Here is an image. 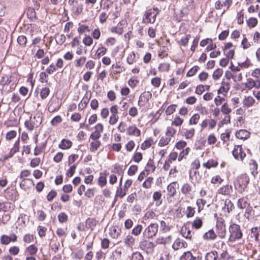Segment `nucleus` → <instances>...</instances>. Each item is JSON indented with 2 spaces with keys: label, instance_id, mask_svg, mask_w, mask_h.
<instances>
[{
  "label": "nucleus",
  "instance_id": "864d4df0",
  "mask_svg": "<svg viewBox=\"0 0 260 260\" xmlns=\"http://www.w3.org/2000/svg\"><path fill=\"white\" fill-rule=\"evenodd\" d=\"M177 107L176 105H170L166 110V113L168 115H170L174 113L175 111L176 107Z\"/></svg>",
  "mask_w": 260,
  "mask_h": 260
},
{
  "label": "nucleus",
  "instance_id": "8fccbe9b",
  "mask_svg": "<svg viewBox=\"0 0 260 260\" xmlns=\"http://www.w3.org/2000/svg\"><path fill=\"white\" fill-rule=\"evenodd\" d=\"M221 112L226 115H229L230 113L231 112V109L229 108L228 107V105L227 103H224L222 106H221Z\"/></svg>",
  "mask_w": 260,
  "mask_h": 260
},
{
  "label": "nucleus",
  "instance_id": "2eb2a0df",
  "mask_svg": "<svg viewBox=\"0 0 260 260\" xmlns=\"http://www.w3.org/2000/svg\"><path fill=\"white\" fill-rule=\"evenodd\" d=\"M127 133L130 136L135 135L136 136H139L141 132L136 126H131L127 129Z\"/></svg>",
  "mask_w": 260,
  "mask_h": 260
},
{
  "label": "nucleus",
  "instance_id": "052dcab7",
  "mask_svg": "<svg viewBox=\"0 0 260 260\" xmlns=\"http://www.w3.org/2000/svg\"><path fill=\"white\" fill-rule=\"evenodd\" d=\"M138 170V167L136 165L131 166L128 170L127 174L129 176L134 175Z\"/></svg>",
  "mask_w": 260,
  "mask_h": 260
},
{
  "label": "nucleus",
  "instance_id": "7ed1b4c3",
  "mask_svg": "<svg viewBox=\"0 0 260 260\" xmlns=\"http://www.w3.org/2000/svg\"><path fill=\"white\" fill-rule=\"evenodd\" d=\"M156 10H158L157 8L147 10L143 15L142 22L145 24L154 23L157 15L155 12Z\"/></svg>",
  "mask_w": 260,
  "mask_h": 260
},
{
  "label": "nucleus",
  "instance_id": "473e14b6",
  "mask_svg": "<svg viewBox=\"0 0 260 260\" xmlns=\"http://www.w3.org/2000/svg\"><path fill=\"white\" fill-rule=\"evenodd\" d=\"M26 251H27L30 255H34L37 253L38 248L35 245H31L26 248Z\"/></svg>",
  "mask_w": 260,
  "mask_h": 260
},
{
  "label": "nucleus",
  "instance_id": "1a4fd4ad",
  "mask_svg": "<svg viewBox=\"0 0 260 260\" xmlns=\"http://www.w3.org/2000/svg\"><path fill=\"white\" fill-rule=\"evenodd\" d=\"M187 243L180 238H177L174 242L172 247L175 250H177L181 248H186L187 247Z\"/></svg>",
  "mask_w": 260,
  "mask_h": 260
},
{
  "label": "nucleus",
  "instance_id": "412c9836",
  "mask_svg": "<svg viewBox=\"0 0 260 260\" xmlns=\"http://www.w3.org/2000/svg\"><path fill=\"white\" fill-rule=\"evenodd\" d=\"M20 139L19 138L15 143L13 147L11 149L10 152V156L13 155L19 150Z\"/></svg>",
  "mask_w": 260,
  "mask_h": 260
},
{
  "label": "nucleus",
  "instance_id": "4be33fe9",
  "mask_svg": "<svg viewBox=\"0 0 260 260\" xmlns=\"http://www.w3.org/2000/svg\"><path fill=\"white\" fill-rule=\"evenodd\" d=\"M237 205L240 209H245L246 208H248L250 204L248 203L245 199L241 198L239 199Z\"/></svg>",
  "mask_w": 260,
  "mask_h": 260
},
{
  "label": "nucleus",
  "instance_id": "5fc2aeb1",
  "mask_svg": "<svg viewBox=\"0 0 260 260\" xmlns=\"http://www.w3.org/2000/svg\"><path fill=\"white\" fill-rule=\"evenodd\" d=\"M66 36L63 34L58 35L56 37V41L59 45H62L66 41Z\"/></svg>",
  "mask_w": 260,
  "mask_h": 260
},
{
  "label": "nucleus",
  "instance_id": "0e129e2a",
  "mask_svg": "<svg viewBox=\"0 0 260 260\" xmlns=\"http://www.w3.org/2000/svg\"><path fill=\"white\" fill-rule=\"evenodd\" d=\"M83 43L86 46H90L93 42L92 38L90 36H86L83 40Z\"/></svg>",
  "mask_w": 260,
  "mask_h": 260
},
{
  "label": "nucleus",
  "instance_id": "6e6d98bb",
  "mask_svg": "<svg viewBox=\"0 0 260 260\" xmlns=\"http://www.w3.org/2000/svg\"><path fill=\"white\" fill-rule=\"evenodd\" d=\"M19 248L16 246L11 247L9 249V253L13 255H17L19 253Z\"/></svg>",
  "mask_w": 260,
  "mask_h": 260
},
{
  "label": "nucleus",
  "instance_id": "cd10ccee",
  "mask_svg": "<svg viewBox=\"0 0 260 260\" xmlns=\"http://www.w3.org/2000/svg\"><path fill=\"white\" fill-rule=\"evenodd\" d=\"M222 74L223 70L222 69L218 68L213 72L212 77L215 80H218L221 77Z\"/></svg>",
  "mask_w": 260,
  "mask_h": 260
},
{
  "label": "nucleus",
  "instance_id": "a18cd8bd",
  "mask_svg": "<svg viewBox=\"0 0 260 260\" xmlns=\"http://www.w3.org/2000/svg\"><path fill=\"white\" fill-rule=\"evenodd\" d=\"M58 221L60 223H63L68 221V217L67 215L64 213L62 212L58 214Z\"/></svg>",
  "mask_w": 260,
  "mask_h": 260
},
{
  "label": "nucleus",
  "instance_id": "69168bd1",
  "mask_svg": "<svg viewBox=\"0 0 260 260\" xmlns=\"http://www.w3.org/2000/svg\"><path fill=\"white\" fill-rule=\"evenodd\" d=\"M176 133V129H175L174 128H173L172 127H168V128H167V131L166 133V135L167 136L172 137L174 136V135Z\"/></svg>",
  "mask_w": 260,
  "mask_h": 260
},
{
  "label": "nucleus",
  "instance_id": "a878e982",
  "mask_svg": "<svg viewBox=\"0 0 260 260\" xmlns=\"http://www.w3.org/2000/svg\"><path fill=\"white\" fill-rule=\"evenodd\" d=\"M193 255L189 251L184 252L180 257V260H192Z\"/></svg>",
  "mask_w": 260,
  "mask_h": 260
},
{
  "label": "nucleus",
  "instance_id": "c85d7f7f",
  "mask_svg": "<svg viewBox=\"0 0 260 260\" xmlns=\"http://www.w3.org/2000/svg\"><path fill=\"white\" fill-rule=\"evenodd\" d=\"M143 230V226L141 224H138L132 230V234L135 236L139 235Z\"/></svg>",
  "mask_w": 260,
  "mask_h": 260
},
{
  "label": "nucleus",
  "instance_id": "72a5a7b5",
  "mask_svg": "<svg viewBox=\"0 0 260 260\" xmlns=\"http://www.w3.org/2000/svg\"><path fill=\"white\" fill-rule=\"evenodd\" d=\"M161 193L160 191H155L154 192V193L153 194V199L154 201L156 202V204L157 206L160 205L161 203V201L159 202V203H158V202L161 198Z\"/></svg>",
  "mask_w": 260,
  "mask_h": 260
},
{
  "label": "nucleus",
  "instance_id": "a211bd4d",
  "mask_svg": "<svg viewBox=\"0 0 260 260\" xmlns=\"http://www.w3.org/2000/svg\"><path fill=\"white\" fill-rule=\"evenodd\" d=\"M234 208L233 203L230 200H226L224 202V206L223 209L230 213Z\"/></svg>",
  "mask_w": 260,
  "mask_h": 260
},
{
  "label": "nucleus",
  "instance_id": "4c0bfd02",
  "mask_svg": "<svg viewBox=\"0 0 260 260\" xmlns=\"http://www.w3.org/2000/svg\"><path fill=\"white\" fill-rule=\"evenodd\" d=\"M255 84H256V82L255 80L251 78H249L247 79V82L245 83V86L246 88L250 89L252 87H255Z\"/></svg>",
  "mask_w": 260,
  "mask_h": 260
},
{
  "label": "nucleus",
  "instance_id": "338daca9",
  "mask_svg": "<svg viewBox=\"0 0 260 260\" xmlns=\"http://www.w3.org/2000/svg\"><path fill=\"white\" fill-rule=\"evenodd\" d=\"M110 241L107 238H104L101 242V247L103 249H107L109 248Z\"/></svg>",
  "mask_w": 260,
  "mask_h": 260
},
{
  "label": "nucleus",
  "instance_id": "ea45409f",
  "mask_svg": "<svg viewBox=\"0 0 260 260\" xmlns=\"http://www.w3.org/2000/svg\"><path fill=\"white\" fill-rule=\"evenodd\" d=\"M200 116L198 114H194L189 120V124H197L200 119Z\"/></svg>",
  "mask_w": 260,
  "mask_h": 260
},
{
  "label": "nucleus",
  "instance_id": "c03bdc74",
  "mask_svg": "<svg viewBox=\"0 0 260 260\" xmlns=\"http://www.w3.org/2000/svg\"><path fill=\"white\" fill-rule=\"evenodd\" d=\"M107 52V49L103 46L99 48L98 50L96 52V55L98 58H100L101 56L104 55L106 54Z\"/></svg>",
  "mask_w": 260,
  "mask_h": 260
},
{
  "label": "nucleus",
  "instance_id": "a19ab883",
  "mask_svg": "<svg viewBox=\"0 0 260 260\" xmlns=\"http://www.w3.org/2000/svg\"><path fill=\"white\" fill-rule=\"evenodd\" d=\"M130 260H144V257L139 252H135L133 253Z\"/></svg>",
  "mask_w": 260,
  "mask_h": 260
},
{
  "label": "nucleus",
  "instance_id": "393cba45",
  "mask_svg": "<svg viewBox=\"0 0 260 260\" xmlns=\"http://www.w3.org/2000/svg\"><path fill=\"white\" fill-rule=\"evenodd\" d=\"M27 15L30 19L37 18V15L35 9L29 7L27 10Z\"/></svg>",
  "mask_w": 260,
  "mask_h": 260
},
{
  "label": "nucleus",
  "instance_id": "7c9ffc66",
  "mask_svg": "<svg viewBox=\"0 0 260 260\" xmlns=\"http://www.w3.org/2000/svg\"><path fill=\"white\" fill-rule=\"evenodd\" d=\"M17 42L22 47H24L27 43V38L24 36H20L17 38Z\"/></svg>",
  "mask_w": 260,
  "mask_h": 260
},
{
  "label": "nucleus",
  "instance_id": "f8f14e48",
  "mask_svg": "<svg viewBox=\"0 0 260 260\" xmlns=\"http://www.w3.org/2000/svg\"><path fill=\"white\" fill-rule=\"evenodd\" d=\"M60 107V104L58 103V101H52L50 103L48 110L49 112L52 113L57 111Z\"/></svg>",
  "mask_w": 260,
  "mask_h": 260
},
{
  "label": "nucleus",
  "instance_id": "f257e3e1",
  "mask_svg": "<svg viewBox=\"0 0 260 260\" xmlns=\"http://www.w3.org/2000/svg\"><path fill=\"white\" fill-rule=\"evenodd\" d=\"M249 182V178L246 174H242L237 178L234 185L235 188L242 193L247 188Z\"/></svg>",
  "mask_w": 260,
  "mask_h": 260
},
{
  "label": "nucleus",
  "instance_id": "4468645a",
  "mask_svg": "<svg viewBox=\"0 0 260 260\" xmlns=\"http://www.w3.org/2000/svg\"><path fill=\"white\" fill-rule=\"evenodd\" d=\"M260 235V227H254L251 230L250 236L251 238L254 237L255 241L257 242L260 240L259 238Z\"/></svg>",
  "mask_w": 260,
  "mask_h": 260
},
{
  "label": "nucleus",
  "instance_id": "c9c22d12",
  "mask_svg": "<svg viewBox=\"0 0 260 260\" xmlns=\"http://www.w3.org/2000/svg\"><path fill=\"white\" fill-rule=\"evenodd\" d=\"M50 93V89L49 88L44 87L43 88L40 92V96L42 99H46Z\"/></svg>",
  "mask_w": 260,
  "mask_h": 260
},
{
  "label": "nucleus",
  "instance_id": "13d9d810",
  "mask_svg": "<svg viewBox=\"0 0 260 260\" xmlns=\"http://www.w3.org/2000/svg\"><path fill=\"white\" fill-rule=\"evenodd\" d=\"M17 133L15 131H11L8 132L6 135V138L7 140H12L16 136Z\"/></svg>",
  "mask_w": 260,
  "mask_h": 260
},
{
  "label": "nucleus",
  "instance_id": "3c124183",
  "mask_svg": "<svg viewBox=\"0 0 260 260\" xmlns=\"http://www.w3.org/2000/svg\"><path fill=\"white\" fill-rule=\"evenodd\" d=\"M195 129L192 128L189 130H186L184 136L186 139H191L194 135Z\"/></svg>",
  "mask_w": 260,
  "mask_h": 260
},
{
  "label": "nucleus",
  "instance_id": "bf43d9fd",
  "mask_svg": "<svg viewBox=\"0 0 260 260\" xmlns=\"http://www.w3.org/2000/svg\"><path fill=\"white\" fill-rule=\"evenodd\" d=\"M62 121L61 117L59 115L54 117L51 121V123L52 125L55 126L60 123Z\"/></svg>",
  "mask_w": 260,
  "mask_h": 260
},
{
  "label": "nucleus",
  "instance_id": "2f4dec72",
  "mask_svg": "<svg viewBox=\"0 0 260 260\" xmlns=\"http://www.w3.org/2000/svg\"><path fill=\"white\" fill-rule=\"evenodd\" d=\"M98 184L101 187H103L106 185L107 179L106 175H104L103 174L101 173L100 176L98 179Z\"/></svg>",
  "mask_w": 260,
  "mask_h": 260
},
{
  "label": "nucleus",
  "instance_id": "423d86ee",
  "mask_svg": "<svg viewBox=\"0 0 260 260\" xmlns=\"http://www.w3.org/2000/svg\"><path fill=\"white\" fill-rule=\"evenodd\" d=\"M224 220L222 218L218 219L216 224V230L217 236L223 239L226 235L225 225L224 223Z\"/></svg>",
  "mask_w": 260,
  "mask_h": 260
},
{
  "label": "nucleus",
  "instance_id": "de8ad7c7",
  "mask_svg": "<svg viewBox=\"0 0 260 260\" xmlns=\"http://www.w3.org/2000/svg\"><path fill=\"white\" fill-rule=\"evenodd\" d=\"M11 242L9 236L3 235L1 237V243L3 245H8Z\"/></svg>",
  "mask_w": 260,
  "mask_h": 260
},
{
  "label": "nucleus",
  "instance_id": "58836bf2",
  "mask_svg": "<svg viewBox=\"0 0 260 260\" xmlns=\"http://www.w3.org/2000/svg\"><path fill=\"white\" fill-rule=\"evenodd\" d=\"M155 170V167L153 164V160L150 159L147 164V167L145 171L147 172H149L151 170L152 172H154Z\"/></svg>",
  "mask_w": 260,
  "mask_h": 260
},
{
  "label": "nucleus",
  "instance_id": "aec40b11",
  "mask_svg": "<svg viewBox=\"0 0 260 260\" xmlns=\"http://www.w3.org/2000/svg\"><path fill=\"white\" fill-rule=\"evenodd\" d=\"M96 223L97 221L95 218H88L86 221V228L93 230L96 226Z\"/></svg>",
  "mask_w": 260,
  "mask_h": 260
},
{
  "label": "nucleus",
  "instance_id": "49530a36",
  "mask_svg": "<svg viewBox=\"0 0 260 260\" xmlns=\"http://www.w3.org/2000/svg\"><path fill=\"white\" fill-rule=\"evenodd\" d=\"M200 69L199 66H194L191 69H190L189 71L186 74L187 77H191L195 75L198 72V70Z\"/></svg>",
  "mask_w": 260,
  "mask_h": 260
},
{
  "label": "nucleus",
  "instance_id": "f03ea898",
  "mask_svg": "<svg viewBox=\"0 0 260 260\" xmlns=\"http://www.w3.org/2000/svg\"><path fill=\"white\" fill-rule=\"evenodd\" d=\"M230 233L229 241L234 242L242 238L243 234L239 225L233 223L229 227Z\"/></svg>",
  "mask_w": 260,
  "mask_h": 260
},
{
  "label": "nucleus",
  "instance_id": "bb28decb",
  "mask_svg": "<svg viewBox=\"0 0 260 260\" xmlns=\"http://www.w3.org/2000/svg\"><path fill=\"white\" fill-rule=\"evenodd\" d=\"M255 102L254 99L251 96H248L245 98L243 101V104L247 107L252 106Z\"/></svg>",
  "mask_w": 260,
  "mask_h": 260
},
{
  "label": "nucleus",
  "instance_id": "79ce46f5",
  "mask_svg": "<svg viewBox=\"0 0 260 260\" xmlns=\"http://www.w3.org/2000/svg\"><path fill=\"white\" fill-rule=\"evenodd\" d=\"M247 25L250 27H254L257 24V20L256 18L251 17L247 21Z\"/></svg>",
  "mask_w": 260,
  "mask_h": 260
},
{
  "label": "nucleus",
  "instance_id": "20e7f679",
  "mask_svg": "<svg viewBox=\"0 0 260 260\" xmlns=\"http://www.w3.org/2000/svg\"><path fill=\"white\" fill-rule=\"evenodd\" d=\"M158 224L151 223L143 231V238L144 239H150L153 238L156 235L158 232Z\"/></svg>",
  "mask_w": 260,
  "mask_h": 260
},
{
  "label": "nucleus",
  "instance_id": "f3484780",
  "mask_svg": "<svg viewBox=\"0 0 260 260\" xmlns=\"http://www.w3.org/2000/svg\"><path fill=\"white\" fill-rule=\"evenodd\" d=\"M181 190L182 193L186 196L190 195L192 191V187L189 183H186L183 185Z\"/></svg>",
  "mask_w": 260,
  "mask_h": 260
},
{
  "label": "nucleus",
  "instance_id": "774afa93",
  "mask_svg": "<svg viewBox=\"0 0 260 260\" xmlns=\"http://www.w3.org/2000/svg\"><path fill=\"white\" fill-rule=\"evenodd\" d=\"M153 180V178L149 177L143 183V186L146 188H149L151 187V183Z\"/></svg>",
  "mask_w": 260,
  "mask_h": 260
},
{
  "label": "nucleus",
  "instance_id": "6e6552de",
  "mask_svg": "<svg viewBox=\"0 0 260 260\" xmlns=\"http://www.w3.org/2000/svg\"><path fill=\"white\" fill-rule=\"evenodd\" d=\"M35 185V183L31 179H22L20 183V186L21 189L26 191L27 189Z\"/></svg>",
  "mask_w": 260,
  "mask_h": 260
},
{
  "label": "nucleus",
  "instance_id": "680f3d73",
  "mask_svg": "<svg viewBox=\"0 0 260 260\" xmlns=\"http://www.w3.org/2000/svg\"><path fill=\"white\" fill-rule=\"evenodd\" d=\"M190 37V35H186L185 37L182 38L179 42V44L182 46H186L188 42V40Z\"/></svg>",
  "mask_w": 260,
  "mask_h": 260
},
{
  "label": "nucleus",
  "instance_id": "9d476101",
  "mask_svg": "<svg viewBox=\"0 0 260 260\" xmlns=\"http://www.w3.org/2000/svg\"><path fill=\"white\" fill-rule=\"evenodd\" d=\"M176 183V182H173L167 186V190L168 191V196L170 198H173L176 194V190L175 185Z\"/></svg>",
  "mask_w": 260,
  "mask_h": 260
},
{
  "label": "nucleus",
  "instance_id": "ddd939ff",
  "mask_svg": "<svg viewBox=\"0 0 260 260\" xmlns=\"http://www.w3.org/2000/svg\"><path fill=\"white\" fill-rule=\"evenodd\" d=\"M205 259V260H219L217 251L214 250L207 252Z\"/></svg>",
  "mask_w": 260,
  "mask_h": 260
},
{
  "label": "nucleus",
  "instance_id": "e2e57ef3",
  "mask_svg": "<svg viewBox=\"0 0 260 260\" xmlns=\"http://www.w3.org/2000/svg\"><path fill=\"white\" fill-rule=\"evenodd\" d=\"M56 191L54 190H52L50 192H49L47 196V199L48 201H52L53 200V199L56 196Z\"/></svg>",
  "mask_w": 260,
  "mask_h": 260
},
{
  "label": "nucleus",
  "instance_id": "603ef678",
  "mask_svg": "<svg viewBox=\"0 0 260 260\" xmlns=\"http://www.w3.org/2000/svg\"><path fill=\"white\" fill-rule=\"evenodd\" d=\"M184 231H185V232H184L183 229L182 230V236L187 239H191L192 238V235H191L190 230L188 229H187L185 227Z\"/></svg>",
  "mask_w": 260,
  "mask_h": 260
},
{
  "label": "nucleus",
  "instance_id": "b1692460",
  "mask_svg": "<svg viewBox=\"0 0 260 260\" xmlns=\"http://www.w3.org/2000/svg\"><path fill=\"white\" fill-rule=\"evenodd\" d=\"M249 165L250 166V170H251V173L255 176L257 174V165L256 162L253 160L251 159L249 162Z\"/></svg>",
  "mask_w": 260,
  "mask_h": 260
},
{
  "label": "nucleus",
  "instance_id": "39448f33",
  "mask_svg": "<svg viewBox=\"0 0 260 260\" xmlns=\"http://www.w3.org/2000/svg\"><path fill=\"white\" fill-rule=\"evenodd\" d=\"M42 118L40 115H35L33 118H30L29 120L25 121V126L27 129L32 131L34 127H38L42 122Z\"/></svg>",
  "mask_w": 260,
  "mask_h": 260
},
{
  "label": "nucleus",
  "instance_id": "37998d69",
  "mask_svg": "<svg viewBox=\"0 0 260 260\" xmlns=\"http://www.w3.org/2000/svg\"><path fill=\"white\" fill-rule=\"evenodd\" d=\"M90 98H88L86 95H85L82 99L81 103L79 105V107L80 108H84L89 102Z\"/></svg>",
  "mask_w": 260,
  "mask_h": 260
},
{
  "label": "nucleus",
  "instance_id": "dca6fc26",
  "mask_svg": "<svg viewBox=\"0 0 260 260\" xmlns=\"http://www.w3.org/2000/svg\"><path fill=\"white\" fill-rule=\"evenodd\" d=\"M72 146V142L69 140L63 139L61 140L60 144L58 146L62 149H67L70 148Z\"/></svg>",
  "mask_w": 260,
  "mask_h": 260
},
{
  "label": "nucleus",
  "instance_id": "9b49d317",
  "mask_svg": "<svg viewBox=\"0 0 260 260\" xmlns=\"http://www.w3.org/2000/svg\"><path fill=\"white\" fill-rule=\"evenodd\" d=\"M235 136L239 139H246L249 137V133L245 129H240L236 132Z\"/></svg>",
  "mask_w": 260,
  "mask_h": 260
},
{
  "label": "nucleus",
  "instance_id": "f704fd0d",
  "mask_svg": "<svg viewBox=\"0 0 260 260\" xmlns=\"http://www.w3.org/2000/svg\"><path fill=\"white\" fill-rule=\"evenodd\" d=\"M124 243L129 247H132L135 243V239L131 235L126 236Z\"/></svg>",
  "mask_w": 260,
  "mask_h": 260
},
{
  "label": "nucleus",
  "instance_id": "e433bc0d",
  "mask_svg": "<svg viewBox=\"0 0 260 260\" xmlns=\"http://www.w3.org/2000/svg\"><path fill=\"white\" fill-rule=\"evenodd\" d=\"M195 213L194 208L190 206H188L186 211V215L187 218L192 217L194 216Z\"/></svg>",
  "mask_w": 260,
  "mask_h": 260
},
{
  "label": "nucleus",
  "instance_id": "c756f323",
  "mask_svg": "<svg viewBox=\"0 0 260 260\" xmlns=\"http://www.w3.org/2000/svg\"><path fill=\"white\" fill-rule=\"evenodd\" d=\"M101 145V142L98 140H95L90 143V150L94 152Z\"/></svg>",
  "mask_w": 260,
  "mask_h": 260
},
{
  "label": "nucleus",
  "instance_id": "0eeeda50",
  "mask_svg": "<svg viewBox=\"0 0 260 260\" xmlns=\"http://www.w3.org/2000/svg\"><path fill=\"white\" fill-rule=\"evenodd\" d=\"M152 94L150 91H145L142 93L139 97L138 105L143 107L151 98Z\"/></svg>",
  "mask_w": 260,
  "mask_h": 260
},
{
  "label": "nucleus",
  "instance_id": "09e8293b",
  "mask_svg": "<svg viewBox=\"0 0 260 260\" xmlns=\"http://www.w3.org/2000/svg\"><path fill=\"white\" fill-rule=\"evenodd\" d=\"M231 121V116L230 115H226L223 119H222L221 121H220L218 123V126L221 127L224 124L230 123Z\"/></svg>",
  "mask_w": 260,
  "mask_h": 260
},
{
  "label": "nucleus",
  "instance_id": "4d7b16f0",
  "mask_svg": "<svg viewBox=\"0 0 260 260\" xmlns=\"http://www.w3.org/2000/svg\"><path fill=\"white\" fill-rule=\"evenodd\" d=\"M183 122V119L180 118L179 116H176L174 121H172V124L175 126H180Z\"/></svg>",
  "mask_w": 260,
  "mask_h": 260
},
{
  "label": "nucleus",
  "instance_id": "6ab92c4d",
  "mask_svg": "<svg viewBox=\"0 0 260 260\" xmlns=\"http://www.w3.org/2000/svg\"><path fill=\"white\" fill-rule=\"evenodd\" d=\"M217 235L213 230H209L208 232H206L203 236V238L205 240H214L216 239Z\"/></svg>",
  "mask_w": 260,
  "mask_h": 260
},
{
  "label": "nucleus",
  "instance_id": "5701e85b",
  "mask_svg": "<svg viewBox=\"0 0 260 260\" xmlns=\"http://www.w3.org/2000/svg\"><path fill=\"white\" fill-rule=\"evenodd\" d=\"M203 225V221L200 217H197L192 223V227L196 229H200Z\"/></svg>",
  "mask_w": 260,
  "mask_h": 260
}]
</instances>
